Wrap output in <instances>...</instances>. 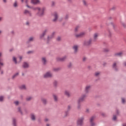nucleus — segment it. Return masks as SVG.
<instances>
[{"label": "nucleus", "instance_id": "f257e3e1", "mask_svg": "<svg viewBox=\"0 0 126 126\" xmlns=\"http://www.w3.org/2000/svg\"><path fill=\"white\" fill-rule=\"evenodd\" d=\"M33 9H34V10H36V9H37L38 10L37 15L39 16H43V15H44V12L45 11V10L46 9V8L45 7H43L42 9H41L39 7L33 8Z\"/></svg>", "mask_w": 126, "mask_h": 126}, {"label": "nucleus", "instance_id": "f03ea898", "mask_svg": "<svg viewBox=\"0 0 126 126\" xmlns=\"http://www.w3.org/2000/svg\"><path fill=\"white\" fill-rule=\"evenodd\" d=\"M84 120V118L82 117L80 119H79L77 121V124L78 126H82L83 124V121Z\"/></svg>", "mask_w": 126, "mask_h": 126}, {"label": "nucleus", "instance_id": "7ed1b4c3", "mask_svg": "<svg viewBox=\"0 0 126 126\" xmlns=\"http://www.w3.org/2000/svg\"><path fill=\"white\" fill-rule=\"evenodd\" d=\"M86 97V95H83L81 98H80L78 100V104L79 105L81 102H83L84 101V98Z\"/></svg>", "mask_w": 126, "mask_h": 126}, {"label": "nucleus", "instance_id": "20e7f679", "mask_svg": "<svg viewBox=\"0 0 126 126\" xmlns=\"http://www.w3.org/2000/svg\"><path fill=\"white\" fill-rule=\"evenodd\" d=\"M44 78H47L48 77H52V74L50 72H47L44 75Z\"/></svg>", "mask_w": 126, "mask_h": 126}, {"label": "nucleus", "instance_id": "39448f33", "mask_svg": "<svg viewBox=\"0 0 126 126\" xmlns=\"http://www.w3.org/2000/svg\"><path fill=\"white\" fill-rule=\"evenodd\" d=\"M94 119H95V116H92L90 119L91 126H94L95 125V123H93V121H94Z\"/></svg>", "mask_w": 126, "mask_h": 126}, {"label": "nucleus", "instance_id": "423d86ee", "mask_svg": "<svg viewBox=\"0 0 126 126\" xmlns=\"http://www.w3.org/2000/svg\"><path fill=\"white\" fill-rule=\"evenodd\" d=\"M65 59H66V57L64 56L62 58H57V61L58 62H63V61H64V60H65Z\"/></svg>", "mask_w": 126, "mask_h": 126}, {"label": "nucleus", "instance_id": "0eeeda50", "mask_svg": "<svg viewBox=\"0 0 126 126\" xmlns=\"http://www.w3.org/2000/svg\"><path fill=\"white\" fill-rule=\"evenodd\" d=\"M84 32H81L80 33L78 34H76V38H81V37H83V35H84Z\"/></svg>", "mask_w": 126, "mask_h": 126}, {"label": "nucleus", "instance_id": "6e6552de", "mask_svg": "<svg viewBox=\"0 0 126 126\" xmlns=\"http://www.w3.org/2000/svg\"><path fill=\"white\" fill-rule=\"evenodd\" d=\"M91 42H92V40L90 39L88 41H85L84 42V45H85V46H89V45L91 44Z\"/></svg>", "mask_w": 126, "mask_h": 126}, {"label": "nucleus", "instance_id": "1a4fd4ad", "mask_svg": "<svg viewBox=\"0 0 126 126\" xmlns=\"http://www.w3.org/2000/svg\"><path fill=\"white\" fill-rule=\"evenodd\" d=\"M54 17L55 19H53V21L55 22V21H57L58 20V14H57V12H56L54 13Z\"/></svg>", "mask_w": 126, "mask_h": 126}, {"label": "nucleus", "instance_id": "9d476101", "mask_svg": "<svg viewBox=\"0 0 126 126\" xmlns=\"http://www.w3.org/2000/svg\"><path fill=\"white\" fill-rule=\"evenodd\" d=\"M31 2L33 4H37V3H38L39 1V0H32Z\"/></svg>", "mask_w": 126, "mask_h": 126}, {"label": "nucleus", "instance_id": "9b49d317", "mask_svg": "<svg viewBox=\"0 0 126 126\" xmlns=\"http://www.w3.org/2000/svg\"><path fill=\"white\" fill-rule=\"evenodd\" d=\"M73 49L74 50V53H77L78 50V46L77 45H75L73 46Z\"/></svg>", "mask_w": 126, "mask_h": 126}, {"label": "nucleus", "instance_id": "f8f14e48", "mask_svg": "<svg viewBox=\"0 0 126 126\" xmlns=\"http://www.w3.org/2000/svg\"><path fill=\"white\" fill-rule=\"evenodd\" d=\"M28 66H29L28 63L26 62H24L23 65V67H24V68H26L27 67H28Z\"/></svg>", "mask_w": 126, "mask_h": 126}, {"label": "nucleus", "instance_id": "ddd939ff", "mask_svg": "<svg viewBox=\"0 0 126 126\" xmlns=\"http://www.w3.org/2000/svg\"><path fill=\"white\" fill-rule=\"evenodd\" d=\"M24 13V14H29L30 16H31V13L27 10H25Z\"/></svg>", "mask_w": 126, "mask_h": 126}, {"label": "nucleus", "instance_id": "4468645a", "mask_svg": "<svg viewBox=\"0 0 126 126\" xmlns=\"http://www.w3.org/2000/svg\"><path fill=\"white\" fill-rule=\"evenodd\" d=\"M113 68H114L115 69V70H116V71H117V70H118V68H117V63H113Z\"/></svg>", "mask_w": 126, "mask_h": 126}, {"label": "nucleus", "instance_id": "2eb2a0df", "mask_svg": "<svg viewBox=\"0 0 126 126\" xmlns=\"http://www.w3.org/2000/svg\"><path fill=\"white\" fill-rule=\"evenodd\" d=\"M89 89H90V86H87L86 87V89H85L86 93H88V92H89Z\"/></svg>", "mask_w": 126, "mask_h": 126}, {"label": "nucleus", "instance_id": "dca6fc26", "mask_svg": "<svg viewBox=\"0 0 126 126\" xmlns=\"http://www.w3.org/2000/svg\"><path fill=\"white\" fill-rule=\"evenodd\" d=\"M46 32H47V30H45L43 33L40 35V39H42V38H43V37H44V36H45V35H46Z\"/></svg>", "mask_w": 126, "mask_h": 126}, {"label": "nucleus", "instance_id": "f3484780", "mask_svg": "<svg viewBox=\"0 0 126 126\" xmlns=\"http://www.w3.org/2000/svg\"><path fill=\"white\" fill-rule=\"evenodd\" d=\"M13 125L14 126H16V119L15 118L13 119Z\"/></svg>", "mask_w": 126, "mask_h": 126}, {"label": "nucleus", "instance_id": "a211bd4d", "mask_svg": "<svg viewBox=\"0 0 126 126\" xmlns=\"http://www.w3.org/2000/svg\"><path fill=\"white\" fill-rule=\"evenodd\" d=\"M42 61L43 63L44 64H46V63H47V60H46V58H42Z\"/></svg>", "mask_w": 126, "mask_h": 126}, {"label": "nucleus", "instance_id": "6ab92c4d", "mask_svg": "<svg viewBox=\"0 0 126 126\" xmlns=\"http://www.w3.org/2000/svg\"><path fill=\"white\" fill-rule=\"evenodd\" d=\"M123 55V53L122 52H119L118 53H116L115 54V56H117L118 57H121Z\"/></svg>", "mask_w": 126, "mask_h": 126}, {"label": "nucleus", "instance_id": "aec40b11", "mask_svg": "<svg viewBox=\"0 0 126 126\" xmlns=\"http://www.w3.org/2000/svg\"><path fill=\"white\" fill-rule=\"evenodd\" d=\"M19 88H20V89H26V87H25V85H24L21 86L19 87Z\"/></svg>", "mask_w": 126, "mask_h": 126}, {"label": "nucleus", "instance_id": "412c9836", "mask_svg": "<svg viewBox=\"0 0 126 126\" xmlns=\"http://www.w3.org/2000/svg\"><path fill=\"white\" fill-rule=\"evenodd\" d=\"M31 119H32V121H34V120H35V115H34V114H31Z\"/></svg>", "mask_w": 126, "mask_h": 126}, {"label": "nucleus", "instance_id": "4be33fe9", "mask_svg": "<svg viewBox=\"0 0 126 126\" xmlns=\"http://www.w3.org/2000/svg\"><path fill=\"white\" fill-rule=\"evenodd\" d=\"M54 35H55V32H53V33H52V35H51V37H50V36H48V38H47L48 41H49V40H50V39L53 38V37H54Z\"/></svg>", "mask_w": 126, "mask_h": 126}, {"label": "nucleus", "instance_id": "5701e85b", "mask_svg": "<svg viewBox=\"0 0 126 126\" xmlns=\"http://www.w3.org/2000/svg\"><path fill=\"white\" fill-rule=\"evenodd\" d=\"M65 94L67 96V97H69L70 95H69V93H68V92H67V91H65Z\"/></svg>", "mask_w": 126, "mask_h": 126}, {"label": "nucleus", "instance_id": "b1692460", "mask_svg": "<svg viewBox=\"0 0 126 126\" xmlns=\"http://www.w3.org/2000/svg\"><path fill=\"white\" fill-rule=\"evenodd\" d=\"M97 37H98V34L95 33L94 36V41H95V40H96V39H97Z\"/></svg>", "mask_w": 126, "mask_h": 126}, {"label": "nucleus", "instance_id": "393cba45", "mask_svg": "<svg viewBox=\"0 0 126 126\" xmlns=\"http://www.w3.org/2000/svg\"><path fill=\"white\" fill-rule=\"evenodd\" d=\"M13 61L15 63H17V61L16 60V58L13 57Z\"/></svg>", "mask_w": 126, "mask_h": 126}, {"label": "nucleus", "instance_id": "a878e982", "mask_svg": "<svg viewBox=\"0 0 126 126\" xmlns=\"http://www.w3.org/2000/svg\"><path fill=\"white\" fill-rule=\"evenodd\" d=\"M41 100H42L43 104H47V100H46L45 99L42 98Z\"/></svg>", "mask_w": 126, "mask_h": 126}, {"label": "nucleus", "instance_id": "bb28decb", "mask_svg": "<svg viewBox=\"0 0 126 126\" xmlns=\"http://www.w3.org/2000/svg\"><path fill=\"white\" fill-rule=\"evenodd\" d=\"M17 75H18V73H16V74H15L13 76H12V78L13 79L15 78V77H16V76H17Z\"/></svg>", "mask_w": 126, "mask_h": 126}, {"label": "nucleus", "instance_id": "cd10ccee", "mask_svg": "<svg viewBox=\"0 0 126 126\" xmlns=\"http://www.w3.org/2000/svg\"><path fill=\"white\" fill-rule=\"evenodd\" d=\"M53 97L54 98L55 101H58V97H57V96H56V95H53Z\"/></svg>", "mask_w": 126, "mask_h": 126}, {"label": "nucleus", "instance_id": "c85d7f7f", "mask_svg": "<svg viewBox=\"0 0 126 126\" xmlns=\"http://www.w3.org/2000/svg\"><path fill=\"white\" fill-rule=\"evenodd\" d=\"M31 99H32V97L29 96V97H27L26 98V100H27V101H30V100H31Z\"/></svg>", "mask_w": 126, "mask_h": 126}, {"label": "nucleus", "instance_id": "c756f323", "mask_svg": "<svg viewBox=\"0 0 126 126\" xmlns=\"http://www.w3.org/2000/svg\"><path fill=\"white\" fill-rule=\"evenodd\" d=\"M122 102L123 103V104H125V103H126V99L124 98H122Z\"/></svg>", "mask_w": 126, "mask_h": 126}, {"label": "nucleus", "instance_id": "7c9ffc66", "mask_svg": "<svg viewBox=\"0 0 126 126\" xmlns=\"http://www.w3.org/2000/svg\"><path fill=\"white\" fill-rule=\"evenodd\" d=\"M3 101V96H0V102H2Z\"/></svg>", "mask_w": 126, "mask_h": 126}, {"label": "nucleus", "instance_id": "2f4dec72", "mask_svg": "<svg viewBox=\"0 0 126 126\" xmlns=\"http://www.w3.org/2000/svg\"><path fill=\"white\" fill-rule=\"evenodd\" d=\"M53 70L54 71H58V70H60V68H55L53 69Z\"/></svg>", "mask_w": 126, "mask_h": 126}, {"label": "nucleus", "instance_id": "473e14b6", "mask_svg": "<svg viewBox=\"0 0 126 126\" xmlns=\"http://www.w3.org/2000/svg\"><path fill=\"white\" fill-rule=\"evenodd\" d=\"M113 121H116V120H117V116L114 115L113 117Z\"/></svg>", "mask_w": 126, "mask_h": 126}, {"label": "nucleus", "instance_id": "72a5a7b5", "mask_svg": "<svg viewBox=\"0 0 126 126\" xmlns=\"http://www.w3.org/2000/svg\"><path fill=\"white\" fill-rule=\"evenodd\" d=\"M78 28H79V26H77L75 29V32H77L78 30Z\"/></svg>", "mask_w": 126, "mask_h": 126}, {"label": "nucleus", "instance_id": "f704fd0d", "mask_svg": "<svg viewBox=\"0 0 126 126\" xmlns=\"http://www.w3.org/2000/svg\"><path fill=\"white\" fill-rule=\"evenodd\" d=\"M18 111L22 115V111H21V108L18 107Z\"/></svg>", "mask_w": 126, "mask_h": 126}, {"label": "nucleus", "instance_id": "c9c22d12", "mask_svg": "<svg viewBox=\"0 0 126 126\" xmlns=\"http://www.w3.org/2000/svg\"><path fill=\"white\" fill-rule=\"evenodd\" d=\"M14 104H15V105L17 106V105L19 104V102H18V101H15Z\"/></svg>", "mask_w": 126, "mask_h": 126}, {"label": "nucleus", "instance_id": "e433bc0d", "mask_svg": "<svg viewBox=\"0 0 126 126\" xmlns=\"http://www.w3.org/2000/svg\"><path fill=\"white\" fill-rule=\"evenodd\" d=\"M14 7H16V6H17V2L16 1L14 3Z\"/></svg>", "mask_w": 126, "mask_h": 126}, {"label": "nucleus", "instance_id": "4c0bfd02", "mask_svg": "<svg viewBox=\"0 0 126 126\" xmlns=\"http://www.w3.org/2000/svg\"><path fill=\"white\" fill-rule=\"evenodd\" d=\"M100 74V73H99V72H96L95 73V76H98V75H99Z\"/></svg>", "mask_w": 126, "mask_h": 126}, {"label": "nucleus", "instance_id": "58836bf2", "mask_svg": "<svg viewBox=\"0 0 126 126\" xmlns=\"http://www.w3.org/2000/svg\"><path fill=\"white\" fill-rule=\"evenodd\" d=\"M57 81H54V86H57Z\"/></svg>", "mask_w": 126, "mask_h": 126}, {"label": "nucleus", "instance_id": "ea45409f", "mask_svg": "<svg viewBox=\"0 0 126 126\" xmlns=\"http://www.w3.org/2000/svg\"><path fill=\"white\" fill-rule=\"evenodd\" d=\"M32 40H33V37H31L29 39V42H31V41H32Z\"/></svg>", "mask_w": 126, "mask_h": 126}, {"label": "nucleus", "instance_id": "a19ab883", "mask_svg": "<svg viewBox=\"0 0 126 126\" xmlns=\"http://www.w3.org/2000/svg\"><path fill=\"white\" fill-rule=\"evenodd\" d=\"M57 41H61V37H58L57 38Z\"/></svg>", "mask_w": 126, "mask_h": 126}, {"label": "nucleus", "instance_id": "79ce46f5", "mask_svg": "<svg viewBox=\"0 0 126 126\" xmlns=\"http://www.w3.org/2000/svg\"><path fill=\"white\" fill-rule=\"evenodd\" d=\"M83 2L84 5H86V1L85 0H84L83 1Z\"/></svg>", "mask_w": 126, "mask_h": 126}, {"label": "nucleus", "instance_id": "37998d69", "mask_svg": "<svg viewBox=\"0 0 126 126\" xmlns=\"http://www.w3.org/2000/svg\"><path fill=\"white\" fill-rule=\"evenodd\" d=\"M104 52H109V50L107 49H105L104 50Z\"/></svg>", "mask_w": 126, "mask_h": 126}, {"label": "nucleus", "instance_id": "c03bdc74", "mask_svg": "<svg viewBox=\"0 0 126 126\" xmlns=\"http://www.w3.org/2000/svg\"><path fill=\"white\" fill-rule=\"evenodd\" d=\"M71 67V63H70L68 65V67Z\"/></svg>", "mask_w": 126, "mask_h": 126}, {"label": "nucleus", "instance_id": "a18cd8bd", "mask_svg": "<svg viewBox=\"0 0 126 126\" xmlns=\"http://www.w3.org/2000/svg\"><path fill=\"white\" fill-rule=\"evenodd\" d=\"M65 116H67V114H68V111H66L65 112Z\"/></svg>", "mask_w": 126, "mask_h": 126}, {"label": "nucleus", "instance_id": "49530a36", "mask_svg": "<svg viewBox=\"0 0 126 126\" xmlns=\"http://www.w3.org/2000/svg\"><path fill=\"white\" fill-rule=\"evenodd\" d=\"M83 62H85V61H86V58L84 57V58L83 59Z\"/></svg>", "mask_w": 126, "mask_h": 126}, {"label": "nucleus", "instance_id": "de8ad7c7", "mask_svg": "<svg viewBox=\"0 0 126 126\" xmlns=\"http://www.w3.org/2000/svg\"><path fill=\"white\" fill-rule=\"evenodd\" d=\"M19 59H20V62H21V60H22V57L21 56L19 57Z\"/></svg>", "mask_w": 126, "mask_h": 126}, {"label": "nucleus", "instance_id": "09e8293b", "mask_svg": "<svg viewBox=\"0 0 126 126\" xmlns=\"http://www.w3.org/2000/svg\"><path fill=\"white\" fill-rule=\"evenodd\" d=\"M54 5H55V2H52V6H54Z\"/></svg>", "mask_w": 126, "mask_h": 126}, {"label": "nucleus", "instance_id": "8fccbe9b", "mask_svg": "<svg viewBox=\"0 0 126 126\" xmlns=\"http://www.w3.org/2000/svg\"><path fill=\"white\" fill-rule=\"evenodd\" d=\"M69 110H70V106H68V111H69Z\"/></svg>", "mask_w": 126, "mask_h": 126}, {"label": "nucleus", "instance_id": "3c124183", "mask_svg": "<svg viewBox=\"0 0 126 126\" xmlns=\"http://www.w3.org/2000/svg\"><path fill=\"white\" fill-rule=\"evenodd\" d=\"M31 53H32V51H29L27 52V54H31Z\"/></svg>", "mask_w": 126, "mask_h": 126}, {"label": "nucleus", "instance_id": "603ef678", "mask_svg": "<svg viewBox=\"0 0 126 126\" xmlns=\"http://www.w3.org/2000/svg\"><path fill=\"white\" fill-rule=\"evenodd\" d=\"M48 121H49V120H48L47 118H46V119H45V122H48Z\"/></svg>", "mask_w": 126, "mask_h": 126}, {"label": "nucleus", "instance_id": "864d4df0", "mask_svg": "<svg viewBox=\"0 0 126 126\" xmlns=\"http://www.w3.org/2000/svg\"><path fill=\"white\" fill-rule=\"evenodd\" d=\"M27 7H28L29 8H31V7H30L29 5H27Z\"/></svg>", "mask_w": 126, "mask_h": 126}, {"label": "nucleus", "instance_id": "5fc2aeb1", "mask_svg": "<svg viewBox=\"0 0 126 126\" xmlns=\"http://www.w3.org/2000/svg\"><path fill=\"white\" fill-rule=\"evenodd\" d=\"M116 113H117V115H118V114H119V110H117L116 111Z\"/></svg>", "mask_w": 126, "mask_h": 126}, {"label": "nucleus", "instance_id": "6e6d98bb", "mask_svg": "<svg viewBox=\"0 0 126 126\" xmlns=\"http://www.w3.org/2000/svg\"><path fill=\"white\" fill-rule=\"evenodd\" d=\"M123 26H124V27H126V24H123Z\"/></svg>", "mask_w": 126, "mask_h": 126}, {"label": "nucleus", "instance_id": "4d7b16f0", "mask_svg": "<svg viewBox=\"0 0 126 126\" xmlns=\"http://www.w3.org/2000/svg\"><path fill=\"white\" fill-rule=\"evenodd\" d=\"M68 17V15H66V17H65V19H67V18Z\"/></svg>", "mask_w": 126, "mask_h": 126}, {"label": "nucleus", "instance_id": "13d9d810", "mask_svg": "<svg viewBox=\"0 0 126 126\" xmlns=\"http://www.w3.org/2000/svg\"><path fill=\"white\" fill-rule=\"evenodd\" d=\"M26 24H27V25H29V22H27L26 23Z\"/></svg>", "mask_w": 126, "mask_h": 126}, {"label": "nucleus", "instance_id": "bf43d9fd", "mask_svg": "<svg viewBox=\"0 0 126 126\" xmlns=\"http://www.w3.org/2000/svg\"><path fill=\"white\" fill-rule=\"evenodd\" d=\"M86 112H87V113H88V112H89V109H87Z\"/></svg>", "mask_w": 126, "mask_h": 126}, {"label": "nucleus", "instance_id": "052dcab7", "mask_svg": "<svg viewBox=\"0 0 126 126\" xmlns=\"http://www.w3.org/2000/svg\"><path fill=\"white\" fill-rule=\"evenodd\" d=\"M26 0V3H27L28 2V0Z\"/></svg>", "mask_w": 126, "mask_h": 126}, {"label": "nucleus", "instance_id": "680f3d73", "mask_svg": "<svg viewBox=\"0 0 126 126\" xmlns=\"http://www.w3.org/2000/svg\"><path fill=\"white\" fill-rule=\"evenodd\" d=\"M101 115H102V116H103V117H104L105 116V114L104 113H102Z\"/></svg>", "mask_w": 126, "mask_h": 126}, {"label": "nucleus", "instance_id": "e2e57ef3", "mask_svg": "<svg viewBox=\"0 0 126 126\" xmlns=\"http://www.w3.org/2000/svg\"><path fill=\"white\" fill-rule=\"evenodd\" d=\"M4 2H6V0H3Z\"/></svg>", "mask_w": 126, "mask_h": 126}, {"label": "nucleus", "instance_id": "0e129e2a", "mask_svg": "<svg viewBox=\"0 0 126 126\" xmlns=\"http://www.w3.org/2000/svg\"><path fill=\"white\" fill-rule=\"evenodd\" d=\"M78 109L80 108V106L79 105H78Z\"/></svg>", "mask_w": 126, "mask_h": 126}, {"label": "nucleus", "instance_id": "69168bd1", "mask_svg": "<svg viewBox=\"0 0 126 126\" xmlns=\"http://www.w3.org/2000/svg\"><path fill=\"white\" fill-rule=\"evenodd\" d=\"M123 126H126V124H123Z\"/></svg>", "mask_w": 126, "mask_h": 126}, {"label": "nucleus", "instance_id": "338daca9", "mask_svg": "<svg viewBox=\"0 0 126 126\" xmlns=\"http://www.w3.org/2000/svg\"><path fill=\"white\" fill-rule=\"evenodd\" d=\"M1 19H2V17H0V21L1 20Z\"/></svg>", "mask_w": 126, "mask_h": 126}, {"label": "nucleus", "instance_id": "774afa93", "mask_svg": "<svg viewBox=\"0 0 126 126\" xmlns=\"http://www.w3.org/2000/svg\"><path fill=\"white\" fill-rule=\"evenodd\" d=\"M50 125L49 124H47L46 126H49Z\"/></svg>", "mask_w": 126, "mask_h": 126}]
</instances>
